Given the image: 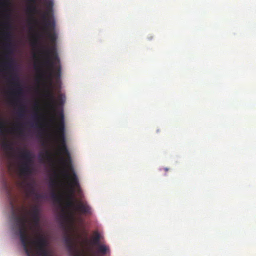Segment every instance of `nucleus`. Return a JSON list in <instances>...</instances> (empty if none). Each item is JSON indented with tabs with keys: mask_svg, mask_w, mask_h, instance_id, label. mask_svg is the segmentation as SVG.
Here are the masks:
<instances>
[{
	"mask_svg": "<svg viewBox=\"0 0 256 256\" xmlns=\"http://www.w3.org/2000/svg\"><path fill=\"white\" fill-rule=\"evenodd\" d=\"M60 119L58 123L55 131L56 140L58 142V152L62 155L66 157L64 158L62 156L60 158V162L64 166L62 169L63 176L70 180L69 184L70 188L68 190L67 197L68 198L66 202V206L69 208H73L84 214H91L92 210L90 206L86 202H79L76 206H75L72 200L73 194L75 192L76 188H80V184L78 176L74 172L72 164V159L70 154L67 148L65 134H64V116L62 112L60 114Z\"/></svg>",
	"mask_w": 256,
	"mask_h": 256,
	"instance_id": "nucleus-2",
	"label": "nucleus"
},
{
	"mask_svg": "<svg viewBox=\"0 0 256 256\" xmlns=\"http://www.w3.org/2000/svg\"><path fill=\"white\" fill-rule=\"evenodd\" d=\"M31 2H32L34 4H35L36 2V0H31Z\"/></svg>",
	"mask_w": 256,
	"mask_h": 256,
	"instance_id": "nucleus-21",
	"label": "nucleus"
},
{
	"mask_svg": "<svg viewBox=\"0 0 256 256\" xmlns=\"http://www.w3.org/2000/svg\"><path fill=\"white\" fill-rule=\"evenodd\" d=\"M32 96H55L53 94H44V95H32ZM58 96H64L62 94L58 95Z\"/></svg>",
	"mask_w": 256,
	"mask_h": 256,
	"instance_id": "nucleus-17",
	"label": "nucleus"
},
{
	"mask_svg": "<svg viewBox=\"0 0 256 256\" xmlns=\"http://www.w3.org/2000/svg\"><path fill=\"white\" fill-rule=\"evenodd\" d=\"M37 42V40H36L34 42V44H35Z\"/></svg>",
	"mask_w": 256,
	"mask_h": 256,
	"instance_id": "nucleus-23",
	"label": "nucleus"
},
{
	"mask_svg": "<svg viewBox=\"0 0 256 256\" xmlns=\"http://www.w3.org/2000/svg\"><path fill=\"white\" fill-rule=\"evenodd\" d=\"M52 199L58 203H60L62 200V195L61 194H57L55 191H53L51 194Z\"/></svg>",
	"mask_w": 256,
	"mask_h": 256,
	"instance_id": "nucleus-8",
	"label": "nucleus"
},
{
	"mask_svg": "<svg viewBox=\"0 0 256 256\" xmlns=\"http://www.w3.org/2000/svg\"><path fill=\"white\" fill-rule=\"evenodd\" d=\"M4 1L7 2L8 0H4Z\"/></svg>",
	"mask_w": 256,
	"mask_h": 256,
	"instance_id": "nucleus-30",
	"label": "nucleus"
},
{
	"mask_svg": "<svg viewBox=\"0 0 256 256\" xmlns=\"http://www.w3.org/2000/svg\"><path fill=\"white\" fill-rule=\"evenodd\" d=\"M38 122H36V125L37 126H38Z\"/></svg>",
	"mask_w": 256,
	"mask_h": 256,
	"instance_id": "nucleus-28",
	"label": "nucleus"
},
{
	"mask_svg": "<svg viewBox=\"0 0 256 256\" xmlns=\"http://www.w3.org/2000/svg\"><path fill=\"white\" fill-rule=\"evenodd\" d=\"M28 10L30 12L32 13V14H36L39 12V10H38L37 8H36V6H30L28 8Z\"/></svg>",
	"mask_w": 256,
	"mask_h": 256,
	"instance_id": "nucleus-15",
	"label": "nucleus"
},
{
	"mask_svg": "<svg viewBox=\"0 0 256 256\" xmlns=\"http://www.w3.org/2000/svg\"><path fill=\"white\" fill-rule=\"evenodd\" d=\"M40 158L41 160L48 159L50 158V154L48 150H46L44 154L42 153L40 154Z\"/></svg>",
	"mask_w": 256,
	"mask_h": 256,
	"instance_id": "nucleus-13",
	"label": "nucleus"
},
{
	"mask_svg": "<svg viewBox=\"0 0 256 256\" xmlns=\"http://www.w3.org/2000/svg\"><path fill=\"white\" fill-rule=\"evenodd\" d=\"M12 98H18V97H14V96H12Z\"/></svg>",
	"mask_w": 256,
	"mask_h": 256,
	"instance_id": "nucleus-27",
	"label": "nucleus"
},
{
	"mask_svg": "<svg viewBox=\"0 0 256 256\" xmlns=\"http://www.w3.org/2000/svg\"><path fill=\"white\" fill-rule=\"evenodd\" d=\"M13 130L18 132L20 134L22 132V124H21L16 125L14 128Z\"/></svg>",
	"mask_w": 256,
	"mask_h": 256,
	"instance_id": "nucleus-14",
	"label": "nucleus"
},
{
	"mask_svg": "<svg viewBox=\"0 0 256 256\" xmlns=\"http://www.w3.org/2000/svg\"><path fill=\"white\" fill-rule=\"evenodd\" d=\"M64 242L70 254H73L74 252V245L73 239L70 236H66L64 238Z\"/></svg>",
	"mask_w": 256,
	"mask_h": 256,
	"instance_id": "nucleus-7",
	"label": "nucleus"
},
{
	"mask_svg": "<svg viewBox=\"0 0 256 256\" xmlns=\"http://www.w3.org/2000/svg\"><path fill=\"white\" fill-rule=\"evenodd\" d=\"M108 251V248L104 245L98 246V252L101 254H104Z\"/></svg>",
	"mask_w": 256,
	"mask_h": 256,
	"instance_id": "nucleus-11",
	"label": "nucleus"
},
{
	"mask_svg": "<svg viewBox=\"0 0 256 256\" xmlns=\"http://www.w3.org/2000/svg\"><path fill=\"white\" fill-rule=\"evenodd\" d=\"M74 256H79V255H74Z\"/></svg>",
	"mask_w": 256,
	"mask_h": 256,
	"instance_id": "nucleus-29",
	"label": "nucleus"
},
{
	"mask_svg": "<svg viewBox=\"0 0 256 256\" xmlns=\"http://www.w3.org/2000/svg\"><path fill=\"white\" fill-rule=\"evenodd\" d=\"M7 96H23L22 95H8Z\"/></svg>",
	"mask_w": 256,
	"mask_h": 256,
	"instance_id": "nucleus-20",
	"label": "nucleus"
},
{
	"mask_svg": "<svg viewBox=\"0 0 256 256\" xmlns=\"http://www.w3.org/2000/svg\"><path fill=\"white\" fill-rule=\"evenodd\" d=\"M19 156L23 162L20 166V171L21 174L23 176H28L32 173L30 165L32 162V154L28 150H24L20 153Z\"/></svg>",
	"mask_w": 256,
	"mask_h": 256,
	"instance_id": "nucleus-4",
	"label": "nucleus"
},
{
	"mask_svg": "<svg viewBox=\"0 0 256 256\" xmlns=\"http://www.w3.org/2000/svg\"><path fill=\"white\" fill-rule=\"evenodd\" d=\"M4 16L8 20H9L10 18V14H5Z\"/></svg>",
	"mask_w": 256,
	"mask_h": 256,
	"instance_id": "nucleus-18",
	"label": "nucleus"
},
{
	"mask_svg": "<svg viewBox=\"0 0 256 256\" xmlns=\"http://www.w3.org/2000/svg\"><path fill=\"white\" fill-rule=\"evenodd\" d=\"M34 116L36 118H38V114H36L35 115H34Z\"/></svg>",
	"mask_w": 256,
	"mask_h": 256,
	"instance_id": "nucleus-24",
	"label": "nucleus"
},
{
	"mask_svg": "<svg viewBox=\"0 0 256 256\" xmlns=\"http://www.w3.org/2000/svg\"><path fill=\"white\" fill-rule=\"evenodd\" d=\"M74 212H71L70 214V217L72 218H74Z\"/></svg>",
	"mask_w": 256,
	"mask_h": 256,
	"instance_id": "nucleus-19",
	"label": "nucleus"
},
{
	"mask_svg": "<svg viewBox=\"0 0 256 256\" xmlns=\"http://www.w3.org/2000/svg\"><path fill=\"white\" fill-rule=\"evenodd\" d=\"M168 168H165V170H166V171H168Z\"/></svg>",
	"mask_w": 256,
	"mask_h": 256,
	"instance_id": "nucleus-26",
	"label": "nucleus"
},
{
	"mask_svg": "<svg viewBox=\"0 0 256 256\" xmlns=\"http://www.w3.org/2000/svg\"><path fill=\"white\" fill-rule=\"evenodd\" d=\"M45 4L46 11L42 15L44 24V30L52 46L44 47V48L42 52L44 56L43 64L46 68V70L40 72L36 79V83L38 88H49L52 86L54 78L56 80L60 78L61 68L60 65L54 66V62H59L60 60L55 46L57 36L55 32H50L55 27V22L53 20L48 18V16L52 11L54 2L52 0H46Z\"/></svg>",
	"mask_w": 256,
	"mask_h": 256,
	"instance_id": "nucleus-1",
	"label": "nucleus"
},
{
	"mask_svg": "<svg viewBox=\"0 0 256 256\" xmlns=\"http://www.w3.org/2000/svg\"><path fill=\"white\" fill-rule=\"evenodd\" d=\"M48 110L52 112V117L50 118V121L53 123L54 124V114L56 112V108L55 106L51 104H48Z\"/></svg>",
	"mask_w": 256,
	"mask_h": 256,
	"instance_id": "nucleus-9",
	"label": "nucleus"
},
{
	"mask_svg": "<svg viewBox=\"0 0 256 256\" xmlns=\"http://www.w3.org/2000/svg\"><path fill=\"white\" fill-rule=\"evenodd\" d=\"M31 216L30 223L32 226L30 229L32 230L33 228H38L40 223V209L38 206H34L32 207L31 212L26 211Z\"/></svg>",
	"mask_w": 256,
	"mask_h": 256,
	"instance_id": "nucleus-5",
	"label": "nucleus"
},
{
	"mask_svg": "<svg viewBox=\"0 0 256 256\" xmlns=\"http://www.w3.org/2000/svg\"><path fill=\"white\" fill-rule=\"evenodd\" d=\"M38 98H40L41 97L38 96ZM43 98H47L48 97H42ZM51 98V97H50ZM54 97H52V98H53Z\"/></svg>",
	"mask_w": 256,
	"mask_h": 256,
	"instance_id": "nucleus-22",
	"label": "nucleus"
},
{
	"mask_svg": "<svg viewBox=\"0 0 256 256\" xmlns=\"http://www.w3.org/2000/svg\"><path fill=\"white\" fill-rule=\"evenodd\" d=\"M35 107H36V110H38V106H36Z\"/></svg>",
	"mask_w": 256,
	"mask_h": 256,
	"instance_id": "nucleus-25",
	"label": "nucleus"
},
{
	"mask_svg": "<svg viewBox=\"0 0 256 256\" xmlns=\"http://www.w3.org/2000/svg\"><path fill=\"white\" fill-rule=\"evenodd\" d=\"M10 88L15 92H21L23 89V84L20 80H13L8 84Z\"/></svg>",
	"mask_w": 256,
	"mask_h": 256,
	"instance_id": "nucleus-6",
	"label": "nucleus"
},
{
	"mask_svg": "<svg viewBox=\"0 0 256 256\" xmlns=\"http://www.w3.org/2000/svg\"><path fill=\"white\" fill-rule=\"evenodd\" d=\"M26 112V108L24 105L20 106L18 110V114L20 117H22L24 116Z\"/></svg>",
	"mask_w": 256,
	"mask_h": 256,
	"instance_id": "nucleus-10",
	"label": "nucleus"
},
{
	"mask_svg": "<svg viewBox=\"0 0 256 256\" xmlns=\"http://www.w3.org/2000/svg\"><path fill=\"white\" fill-rule=\"evenodd\" d=\"M100 240V234L98 232L94 233V237L92 239V242L94 244H98Z\"/></svg>",
	"mask_w": 256,
	"mask_h": 256,
	"instance_id": "nucleus-12",
	"label": "nucleus"
},
{
	"mask_svg": "<svg viewBox=\"0 0 256 256\" xmlns=\"http://www.w3.org/2000/svg\"><path fill=\"white\" fill-rule=\"evenodd\" d=\"M56 184H57V182L55 180H51L50 183V186H52L54 188H55L56 186Z\"/></svg>",
	"mask_w": 256,
	"mask_h": 256,
	"instance_id": "nucleus-16",
	"label": "nucleus"
},
{
	"mask_svg": "<svg viewBox=\"0 0 256 256\" xmlns=\"http://www.w3.org/2000/svg\"><path fill=\"white\" fill-rule=\"evenodd\" d=\"M4 26L6 30L2 33V36L6 42L5 44V48L6 54H5L6 60L2 64V66L4 69L9 72V76L7 78V82L10 83L13 80H20L18 74L14 72V60L10 56L12 53V44L10 42L12 38V33L10 30L12 28L11 24L9 21L4 23Z\"/></svg>",
	"mask_w": 256,
	"mask_h": 256,
	"instance_id": "nucleus-3",
	"label": "nucleus"
}]
</instances>
